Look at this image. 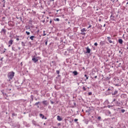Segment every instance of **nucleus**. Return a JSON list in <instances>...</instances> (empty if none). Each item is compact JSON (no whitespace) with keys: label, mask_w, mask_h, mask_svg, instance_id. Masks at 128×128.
Segmentation results:
<instances>
[{"label":"nucleus","mask_w":128,"mask_h":128,"mask_svg":"<svg viewBox=\"0 0 128 128\" xmlns=\"http://www.w3.org/2000/svg\"><path fill=\"white\" fill-rule=\"evenodd\" d=\"M104 27L106 26V24H104Z\"/></svg>","instance_id":"obj_44"},{"label":"nucleus","mask_w":128,"mask_h":128,"mask_svg":"<svg viewBox=\"0 0 128 128\" xmlns=\"http://www.w3.org/2000/svg\"><path fill=\"white\" fill-rule=\"evenodd\" d=\"M2 32H6V30L2 29Z\"/></svg>","instance_id":"obj_19"},{"label":"nucleus","mask_w":128,"mask_h":128,"mask_svg":"<svg viewBox=\"0 0 128 128\" xmlns=\"http://www.w3.org/2000/svg\"><path fill=\"white\" fill-rule=\"evenodd\" d=\"M116 100V99H114L113 102H114Z\"/></svg>","instance_id":"obj_42"},{"label":"nucleus","mask_w":128,"mask_h":128,"mask_svg":"<svg viewBox=\"0 0 128 128\" xmlns=\"http://www.w3.org/2000/svg\"><path fill=\"white\" fill-rule=\"evenodd\" d=\"M45 44L46 46H47L48 45V40H46L45 42Z\"/></svg>","instance_id":"obj_25"},{"label":"nucleus","mask_w":128,"mask_h":128,"mask_svg":"<svg viewBox=\"0 0 128 128\" xmlns=\"http://www.w3.org/2000/svg\"><path fill=\"white\" fill-rule=\"evenodd\" d=\"M84 76H86V80H88V76L86 74H84Z\"/></svg>","instance_id":"obj_13"},{"label":"nucleus","mask_w":128,"mask_h":128,"mask_svg":"<svg viewBox=\"0 0 128 128\" xmlns=\"http://www.w3.org/2000/svg\"><path fill=\"white\" fill-rule=\"evenodd\" d=\"M14 42V40H10L8 42V44H12V43Z\"/></svg>","instance_id":"obj_7"},{"label":"nucleus","mask_w":128,"mask_h":128,"mask_svg":"<svg viewBox=\"0 0 128 128\" xmlns=\"http://www.w3.org/2000/svg\"><path fill=\"white\" fill-rule=\"evenodd\" d=\"M57 120H59V122H60L62 119L59 116H57Z\"/></svg>","instance_id":"obj_4"},{"label":"nucleus","mask_w":128,"mask_h":128,"mask_svg":"<svg viewBox=\"0 0 128 128\" xmlns=\"http://www.w3.org/2000/svg\"><path fill=\"white\" fill-rule=\"evenodd\" d=\"M47 18H48V17H47Z\"/></svg>","instance_id":"obj_55"},{"label":"nucleus","mask_w":128,"mask_h":128,"mask_svg":"<svg viewBox=\"0 0 128 128\" xmlns=\"http://www.w3.org/2000/svg\"><path fill=\"white\" fill-rule=\"evenodd\" d=\"M16 40H18V41L20 40V38H16Z\"/></svg>","instance_id":"obj_33"},{"label":"nucleus","mask_w":128,"mask_h":128,"mask_svg":"<svg viewBox=\"0 0 128 128\" xmlns=\"http://www.w3.org/2000/svg\"><path fill=\"white\" fill-rule=\"evenodd\" d=\"M86 52H88V54L90 53V48H88V47L86 48Z\"/></svg>","instance_id":"obj_5"},{"label":"nucleus","mask_w":128,"mask_h":128,"mask_svg":"<svg viewBox=\"0 0 128 128\" xmlns=\"http://www.w3.org/2000/svg\"><path fill=\"white\" fill-rule=\"evenodd\" d=\"M22 44H23V46H24V42H22Z\"/></svg>","instance_id":"obj_39"},{"label":"nucleus","mask_w":128,"mask_h":128,"mask_svg":"<svg viewBox=\"0 0 128 128\" xmlns=\"http://www.w3.org/2000/svg\"><path fill=\"white\" fill-rule=\"evenodd\" d=\"M32 60H33L34 62H36L38 60V59L37 58H36V56H34Z\"/></svg>","instance_id":"obj_2"},{"label":"nucleus","mask_w":128,"mask_h":128,"mask_svg":"<svg viewBox=\"0 0 128 128\" xmlns=\"http://www.w3.org/2000/svg\"><path fill=\"white\" fill-rule=\"evenodd\" d=\"M118 94V92H117V91H115L114 92V94Z\"/></svg>","instance_id":"obj_16"},{"label":"nucleus","mask_w":128,"mask_h":128,"mask_svg":"<svg viewBox=\"0 0 128 128\" xmlns=\"http://www.w3.org/2000/svg\"><path fill=\"white\" fill-rule=\"evenodd\" d=\"M86 112H88V110H86Z\"/></svg>","instance_id":"obj_54"},{"label":"nucleus","mask_w":128,"mask_h":128,"mask_svg":"<svg viewBox=\"0 0 128 128\" xmlns=\"http://www.w3.org/2000/svg\"><path fill=\"white\" fill-rule=\"evenodd\" d=\"M94 46H98V43L96 42L94 43Z\"/></svg>","instance_id":"obj_27"},{"label":"nucleus","mask_w":128,"mask_h":128,"mask_svg":"<svg viewBox=\"0 0 128 128\" xmlns=\"http://www.w3.org/2000/svg\"><path fill=\"white\" fill-rule=\"evenodd\" d=\"M58 126H60V123H58Z\"/></svg>","instance_id":"obj_34"},{"label":"nucleus","mask_w":128,"mask_h":128,"mask_svg":"<svg viewBox=\"0 0 128 128\" xmlns=\"http://www.w3.org/2000/svg\"><path fill=\"white\" fill-rule=\"evenodd\" d=\"M12 116H14V114H12Z\"/></svg>","instance_id":"obj_38"},{"label":"nucleus","mask_w":128,"mask_h":128,"mask_svg":"<svg viewBox=\"0 0 128 128\" xmlns=\"http://www.w3.org/2000/svg\"><path fill=\"white\" fill-rule=\"evenodd\" d=\"M43 22H44V20L43 21Z\"/></svg>","instance_id":"obj_50"},{"label":"nucleus","mask_w":128,"mask_h":128,"mask_svg":"<svg viewBox=\"0 0 128 128\" xmlns=\"http://www.w3.org/2000/svg\"><path fill=\"white\" fill-rule=\"evenodd\" d=\"M108 90H110V89H108Z\"/></svg>","instance_id":"obj_56"},{"label":"nucleus","mask_w":128,"mask_h":128,"mask_svg":"<svg viewBox=\"0 0 128 128\" xmlns=\"http://www.w3.org/2000/svg\"><path fill=\"white\" fill-rule=\"evenodd\" d=\"M51 104H54V102L51 101Z\"/></svg>","instance_id":"obj_35"},{"label":"nucleus","mask_w":128,"mask_h":128,"mask_svg":"<svg viewBox=\"0 0 128 128\" xmlns=\"http://www.w3.org/2000/svg\"><path fill=\"white\" fill-rule=\"evenodd\" d=\"M38 104H40V102H37L35 104V106H38Z\"/></svg>","instance_id":"obj_21"},{"label":"nucleus","mask_w":128,"mask_h":128,"mask_svg":"<svg viewBox=\"0 0 128 128\" xmlns=\"http://www.w3.org/2000/svg\"><path fill=\"white\" fill-rule=\"evenodd\" d=\"M42 104H44V106H48V102L47 100H44Z\"/></svg>","instance_id":"obj_3"},{"label":"nucleus","mask_w":128,"mask_h":128,"mask_svg":"<svg viewBox=\"0 0 128 128\" xmlns=\"http://www.w3.org/2000/svg\"><path fill=\"white\" fill-rule=\"evenodd\" d=\"M3 94V96H8L6 95V94H4V92H2Z\"/></svg>","instance_id":"obj_17"},{"label":"nucleus","mask_w":128,"mask_h":128,"mask_svg":"<svg viewBox=\"0 0 128 128\" xmlns=\"http://www.w3.org/2000/svg\"><path fill=\"white\" fill-rule=\"evenodd\" d=\"M108 40L110 44H112V41L110 40Z\"/></svg>","instance_id":"obj_18"},{"label":"nucleus","mask_w":128,"mask_h":128,"mask_svg":"<svg viewBox=\"0 0 128 128\" xmlns=\"http://www.w3.org/2000/svg\"><path fill=\"white\" fill-rule=\"evenodd\" d=\"M106 80H110V77H106Z\"/></svg>","instance_id":"obj_24"},{"label":"nucleus","mask_w":128,"mask_h":128,"mask_svg":"<svg viewBox=\"0 0 128 128\" xmlns=\"http://www.w3.org/2000/svg\"><path fill=\"white\" fill-rule=\"evenodd\" d=\"M107 38L108 39V40H110V37L108 36L107 37Z\"/></svg>","instance_id":"obj_23"},{"label":"nucleus","mask_w":128,"mask_h":128,"mask_svg":"<svg viewBox=\"0 0 128 128\" xmlns=\"http://www.w3.org/2000/svg\"><path fill=\"white\" fill-rule=\"evenodd\" d=\"M118 42H119V44H122V39H119L118 40Z\"/></svg>","instance_id":"obj_8"},{"label":"nucleus","mask_w":128,"mask_h":128,"mask_svg":"<svg viewBox=\"0 0 128 128\" xmlns=\"http://www.w3.org/2000/svg\"><path fill=\"white\" fill-rule=\"evenodd\" d=\"M82 32H86V28H84L81 30Z\"/></svg>","instance_id":"obj_10"},{"label":"nucleus","mask_w":128,"mask_h":128,"mask_svg":"<svg viewBox=\"0 0 128 128\" xmlns=\"http://www.w3.org/2000/svg\"><path fill=\"white\" fill-rule=\"evenodd\" d=\"M74 122H78V119H74Z\"/></svg>","instance_id":"obj_32"},{"label":"nucleus","mask_w":128,"mask_h":128,"mask_svg":"<svg viewBox=\"0 0 128 128\" xmlns=\"http://www.w3.org/2000/svg\"><path fill=\"white\" fill-rule=\"evenodd\" d=\"M82 34H84H84H86V33H84V32H82V33H81Z\"/></svg>","instance_id":"obj_31"},{"label":"nucleus","mask_w":128,"mask_h":128,"mask_svg":"<svg viewBox=\"0 0 128 128\" xmlns=\"http://www.w3.org/2000/svg\"><path fill=\"white\" fill-rule=\"evenodd\" d=\"M127 50H128V47H127Z\"/></svg>","instance_id":"obj_53"},{"label":"nucleus","mask_w":128,"mask_h":128,"mask_svg":"<svg viewBox=\"0 0 128 128\" xmlns=\"http://www.w3.org/2000/svg\"><path fill=\"white\" fill-rule=\"evenodd\" d=\"M92 92H90L88 93L89 96H92Z\"/></svg>","instance_id":"obj_26"},{"label":"nucleus","mask_w":128,"mask_h":128,"mask_svg":"<svg viewBox=\"0 0 128 128\" xmlns=\"http://www.w3.org/2000/svg\"><path fill=\"white\" fill-rule=\"evenodd\" d=\"M116 86H118V84H116Z\"/></svg>","instance_id":"obj_57"},{"label":"nucleus","mask_w":128,"mask_h":128,"mask_svg":"<svg viewBox=\"0 0 128 128\" xmlns=\"http://www.w3.org/2000/svg\"><path fill=\"white\" fill-rule=\"evenodd\" d=\"M122 112H126V110H122Z\"/></svg>","instance_id":"obj_30"},{"label":"nucleus","mask_w":128,"mask_h":128,"mask_svg":"<svg viewBox=\"0 0 128 128\" xmlns=\"http://www.w3.org/2000/svg\"><path fill=\"white\" fill-rule=\"evenodd\" d=\"M21 64H22V62H21Z\"/></svg>","instance_id":"obj_49"},{"label":"nucleus","mask_w":128,"mask_h":128,"mask_svg":"<svg viewBox=\"0 0 128 128\" xmlns=\"http://www.w3.org/2000/svg\"><path fill=\"white\" fill-rule=\"evenodd\" d=\"M92 28V25H90V26H88V28Z\"/></svg>","instance_id":"obj_36"},{"label":"nucleus","mask_w":128,"mask_h":128,"mask_svg":"<svg viewBox=\"0 0 128 128\" xmlns=\"http://www.w3.org/2000/svg\"><path fill=\"white\" fill-rule=\"evenodd\" d=\"M56 74H60V71L59 70H56Z\"/></svg>","instance_id":"obj_20"},{"label":"nucleus","mask_w":128,"mask_h":128,"mask_svg":"<svg viewBox=\"0 0 128 128\" xmlns=\"http://www.w3.org/2000/svg\"><path fill=\"white\" fill-rule=\"evenodd\" d=\"M14 76V72H10L8 74V77L10 80H12V78Z\"/></svg>","instance_id":"obj_1"},{"label":"nucleus","mask_w":128,"mask_h":128,"mask_svg":"<svg viewBox=\"0 0 128 128\" xmlns=\"http://www.w3.org/2000/svg\"><path fill=\"white\" fill-rule=\"evenodd\" d=\"M98 78V76H95L94 78Z\"/></svg>","instance_id":"obj_40"},{"label":"nucleus","mask_w":128,"mask_h":128,"mask_svg":"<svg viewBox=\"0 0 128 128\" xmlns=\"http://www.w3.org/2000/svg\"><path fill=\"white\" fill-rule=\"evenodd\" d=\"M54 128H58V127L55 126V127H54Z\"/></svg>","instance_id":"obj_45"},{"label":"nucleus","mask_w":128,"mask_h":128,"mask_svg":"<svg viewBox=\"0 0 128 128\" xmlns=\"http://www.w3.org/2000/svg\"><path fill=\"white\" fill-rule=\"evenodd\" d=\"M40 118H44V114H40Z\"/></svg>","instance_id":"obj_11"},{"label":"nucleus","mask_w":128,"mask_h":128,"mask_svg":"<svg viewBox=\"0 0 128 128\" xmlns=\"http://www.w3.org/2000/svg\"><path fill=\"white\" fill-rule=\"evenodd\" d=\"M36 100H38V99L37 98H36V99H35Z\"/></svg>","instance_id":"obj_46"},{"label":"nucleus","mask_w":128,"mask_h":128,"mask_svg":"<svg viewBox=\"0 0 128 128\" xmlns=\"http://www.w3.org/2000/svg\"><path fill=\"white\" fill-rule=\"evenodd\" d=\"M26 34H28V36H30V32H28V31L26 32Z\"/></svg>","instance_id":"obj_12"},{"label":"nucleus","mask_w":128,"mask_h":128,"mask_svg":"<svg viewBox=\"0 0 128 128\" xmlns=\"http://www.w3.org/2000/svg\"><path fill=\"white\" fill-rule=\"evenodd\" d=\"M31 98H32V100H34V96H31Z\"/></svg>","instance_id":"obj_22"},{"label":"nucleus","mask_w":128,"mask_h":128,"mask_svg":"<svg viewBox=\"0 0 128 128\" xmlns=\"http://www.w3.org/2000/svg\"><path fill=\"white\" fill-rule=\"evenodd\" d=\"M98 120H100V118H100V116H98Z\"/></svg>","instance_id":"obj_29"},{"label":"nucleus","mask_w":128,"mask_h":128,"mask_svg":"<svg viewBox=\"0 0 128 128\" xmlns=\"http://www.w3.org/2000/svg\"><path fill=\"white\" fill-rule=\"evenodd\" d=\"M10 46H12V44H10L8 46L10 47Z\"/></svg>","instance_id":"obj_43"},{"label":"nucleus","mask_w":128,"mask_h":128,"mask_svg":"<svg viewBox=\"0 0 128 128\" xmlns=\"http://www.w3.org/2000/svg\"><path fill=\"white\" fill-rule=\"evenodd\" d=\"M3 6L4 7V5Z\"/></svg>","instance_id":"obj_52"},{"label":"nucleus","mask_w":128,"mask_h":128,"mask_svg":"<svg viewBox=\"0 0 128 128\" xmlns=\"http://www.w3.org/2000/svg\"><path fill=\"white\" fill-rule=\"evenodd\" d=\"M2 60H4V58H1L0 60H1V62H2Z\"/></svg>","instance_id":"obj_28"},{"label":"nucleus","mask_w":128,"mask_h":128,"mask_svg":"<svg viewBox=\"0 0 128 128\" xmlns=\"http://www.w3.org/2000/svg\"><path fill=\"white\" fill-rule=\"evenodd\" d=\"M126 4H128V2H127Z\"/></svg>","instance_id":"obj_48"},{"label":"nucleus","mask_w":128,"mask_h":128,"mask_svg":"<svg viewBox=\"0 0 128 128\" xmlns=\"http://www.w3.org/2000/svg\"><path fill=\"white\" fill-rule=\"evenodd\" d=\"M72 74H74V76H78V72L76 71H74Z\"/></svg>","instance_id":"obj_6"},{"label":"nucleus","mask_w":128,"mask_h":128,"mask_svg":"<svg viewBox=\"0 0 128 128\" xmlns=\"http://www.w3.org/2000/svg\"><path fill=\"white\" fill-rule=\"evenodd\" d=\"M50 24H52V20H50Z\"/></svg>","instance_id":"obj_37"},{"label":"nucleus","mask_w":128,"mask_h":128,"mask_svg":"<svg viewBox=\"0 0 128 128\" xmlns=\"http://www.w3.org/2000/svg\"><path fill=\"white\" fill-rule=\"evenodd\" d=\"M51 0V1L52 0V2H54V0Z\"/></svg>","instance_id":"obj_47"},{"label":"nucleus","mask_w":128,"mask_h":128,"mask_svg":"<svg viewBox=\"0 0 128 128\" xmlns=\"http://www.w3.org/2000/svg\"><path fill=\"white\" fill-rule=\"evenodd\" d=\"M99 22H102V20H101V19H100V20H99Z\"/></svg>","instance_id":"obj_41"},{"label":"nucleus","mask_w":128,"mask_h":128,"mask_svg":"<svg viewBox=\"0 0 128 128\" xmlns=\"http://www.w3.org/2000/svg\"><path fill=\"white\" fill-rule=\"evenodd\" d=\"M4 1V0H3Z\"/></svg>","instance_id":"obj_58"},{"label":"nucleus","mask_w":128,"mask_h":128,"mask_svg":"<svg viewBox=\"0 0 128 128\" xmlns=\"http://www.w3.org/2000/svg\"><path fill=\"white\" fill-rule=\"evenodd\" d=\"M54 20H56L57 22H60V18H56Z\"/></svg>","instance_id":"obj_14"},{"label":"nucleus","mask_w":128,"mask_h":128,"mask_svg":"<svg viewBox=\"0 0 128 128\" xmlns=\"http://www.w3.org/2000/svg\"><path fill=\"white\" fill-rule=\"evenodd\" d=\"M38 108H40V106H38Z\"/></svg>","instance_id":"obj_51"},{"label":"nucleus","mask_w":128,"mask_h":128,"mask_svg":"<svg viewBox=\"0 0 128 128\" xmlns=\"http://www.w3.org/2000/svg\"><path fill=\"white\" fill-rule=\"evenodd\" d=\"M34 36H31L30 37V38L31 40H34Z\"/></svg>","instance_id":"obj_9"},{"label":"nucleus","mask_w":128,"mask_h":128,"mask_svg":"<svg viewBox=\"0 0 128 128\" xmlns=\"http://www.w3.org/2000/svg\"><path fill=\"white\" fill-rule=\"evenodd\" d=\"M82 90H86V87L85 86H84L82 88Z\"/></svg>","instance_id":"obj_15"}]
</instances>
